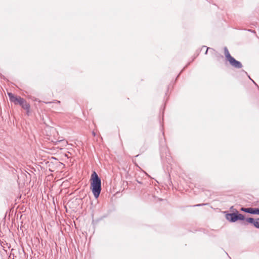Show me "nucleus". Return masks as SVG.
Returning a JSON list of instances; mask_svg holds the SVG:
<instances>
[{
	"mask_svg": "<svg viewBox=\"0 0 259 259\" xmlns=\"http://www.w3.org/2000/svg\"><path fill=\"white\" fill-rule=\"evenodd\" d=\"M12 255V253H11V254H10V256H9L10 258L11 257Z\"/></svg>",
	"mask_w": 259,
	"mask_h": 259,
	"instance_id": "11",
	"label": "nucleus"
},
{
	"mask_svg": "<svg viewBox=\"0 0 259 259\" xmlns=\"http://www.w3.org/2000/svg\"><path fill=\"white\" fill-rule=\"evenodd\" d=\"M209 49H210L209 48H207L206 51V52H205V54H207V52H208V50Z\"/></svg>",
	"mask_w": 259,
	"mask_h": 259,
	"instance_id": "9",
	"label": "nucleus"
},
{
	"mask_svg": "<svg viewBox=\"0 0 259 259\" xmlns=\"http://www.w3.org/2000/svg\"><path fill=\"white\" fill-rule=\"evenodd\" d=\"M91 188L96 198H98L101 191V181L97 174L94 171L91 175Z\"/></svg>",
	"mask_w": 259,
	"mask_h": 259,
	"instance_id": "1",
	"label": "nucleus"
},
{
	"mask_svg": "<svg viewBox=\"0 0 259 259\" xmlns=\"http://www.w3.org/2000/svg\"><path fill=\"white\" fill-rule=\"evenodd\" d=\"M226 218L227 220L231 222H235L238 220H240L242 221V222H245V220L246 219L245 218L244 215L238 213L237 211L236 212L227 214Z\"/></svg>",
	"mask_w": 259,
	"mask_h": 259,
	"instance_id": "2",
	"label": "nucleus"
},
{
	"mask_svg": "<svg viewBox=\"0 0 259 259\" xmlns=\"http://www.w3.org/2000/svg\"><path fill=\"white\" fill-rule=\"evenodd\" d=\"M20 106H21L24 110H26L27 115H29L30 113V106L25 99H23Z\"/></svg>",
	"mask_w": 259,
	"mask_h": 259,
	"instance_id": "7",
	"label": "nucleus"
},
{
	"mask_svg": "<svg viewBox=\"0 0 259 259\" xmlns=\"http://www.w3.org/2000/svg\"><path fill=\"white\" fill-rule=\"evenodd\" d=\"M224 55L227 61H228L232 57L230 55L229 50L227 47L224 48Z\"/></svg>",
	"mask_w": 259,
	"mask_h": 259,
	"instance_id": "8",
	"label": "nucleus"
},
{
	"mask_svg": "<svg viewBox=\"0 0 259 259\" xmlns=\"http://www.w3.org/2000/svg\"><path fill=\"white\" fill-rule=\"evenodd\" d=\"M230 64L233 67L235 68H241L242 67V65L241 63L236 59L233 57H232L228 60Z\"/></svg>",
	"mask_w": 259,
	"mask_h": 259,
	"instance_id": "5",
	"label": "nucleus"
},
{
	"mask_svg": "<svg viewBox=\"0 0 259 259\" xmlns=\"http://www.w3.org/2000/svg\"><path fill=\"white\" fill-rule=\"evenodd\" d=\"M52 130L53 131H55V129H54V128H52Z\"/></svg>",
	"mask_w": 259,
	"mask_h": 259,
	"instance_id": "13",
	"label": "nucleus"
},
{
	"mask_svg": "<svg viewBox=\"0 0 259 259\" xmlns=\"http://www.w3.org/2000/svg\"><path fill=\"white\" fill-rule=\"evenodd\" d=\"M202 205V204H197V205H194V206H201Z\"/></svg>",
	"mask_w": 259,
	"mask_h": 259,
	"instance_id": "10",
	"label": "nucleus"
},
{
	"mask_svg": "<svg viewBox=\"0 0 259 259\" xmlns=\"http://www.w3.org/2000/svg\"><path fill=\"white\" fill-rule=\"evenodd\" d=\"M8 95L9 96L10 101L11 102H13L16 105H20L24 99L20 96L15 95L12 93H8Z\"/></svg>",
	"mask_w": 259,
	"mask_h": 259,
	"instance_id": "3",
	"label": "nucleus"
},
{
	"mask_svg": "<svg viewBox=\"0 0 259 259\" xmlns=\"http://www.w3.org/2000/svg\"><path fill=\"white\" fill-rule=\"evenodd\" d=\"M248 224H251L256 228L259 229V218L254 219L252 218H248L245 220V222H242V224L243 225H247Z\"/></svg>",
	"mask_w": 259,
	"mask_h": 259,
	"instance_id": "4",
	"label": "nucleus"
},
{
	"mask_svg": "<svg viewBox=\"0 0 259 259\" xmlns=\"http://www.w3.org/2000/svg\"><path fill=\"white\" fill-rule=\"evenodd\" d=\"M51 102H46V103L47 104H48V103H50Z\"/></svg>",
	"mask_w": 259,
	"mask_h": 259,
	"instance_id": "12",
	"label": "nucleus"
},
{
	"mask_svg": "<svg viewBox=\"0 0 259 259\" xmlns=\"http://www.w3.org/2000/svg\"><path fill=\"white\" fill-rule=\"evenodd\" d=\"M241 211L251 213V214H259V208H252V207H249V208H244L241 207L240 209Z\"/></svg>",
	"mask_w": 259,
	"mask_h": 259,
	"instance_id": "6",
	"label": "nucleus"
}]
</instances>
